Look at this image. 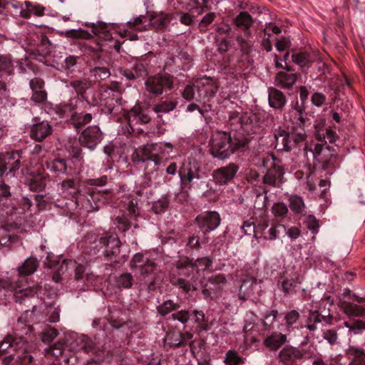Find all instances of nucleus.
Listing matches in <instances>:
<instances>
[{"instance_id":"obj_1","label":"nucleus","mask_w":365,"mask_h":365,"mask_svg":"<svg viewBox=\"0 0 365 365\" xmlns=\"http://www.w3.org/2000/svg\"><path fill=\"white\" fill-rule=\"evenodd\" d=\"M24 315H21L18 319L14 336L9 335L0 343V356L6 354L9 349L15 351L14 354H11L3 359V362L6 365H9L13 361L16 365L32 364L33 346L24 339V335L27 336L32 331L31 326L25 323L26 318L29 315L31 316L32 312L26 311Z\"/></svg>"},{"instance_id":"obj_2","label":"nucleus","mask_w":365,"mask_h":365,"mask_svg":"<svg viewBox=\"0 0 365 365\" xmlns=\"http://www.w3.org/2000/svg\"><path fill=\"white\" fill-rule=\"evenodd\" d=\"M248 141L245 138H232L225 132L215 133L210 141V153L216 158L225 160L237 151L242 150Z\"/></svg>"},{"instance_id":"obj_3","label":"nucleus","mask_w":365,"mask_h":365,"mask_svg":"<svg viewBox=\"0 0 365 365\" xmlns=\"http://www.w3.org/2000/svg\"><path fill=\"white\" fill-rule=\"evenodd\" d=\"M164 152L160 145L158 143L148 144L138 147L132 154L131 158L134 163H145V175L149 180H151L148 167L153 164L154 167L160 165L163 162Z\"/></svg>"},{"instance_id":"obj_4","label":"nucleus","mask_w":365,"mask_h":365,"mask_svg":"<svg viewBox=\"0 0 365 365\" xmlns=\"http://www.w3.org/2000/svg\"><path fill=\"white\" fill-rule=\"evenodd\" d=\"M262 165L268 168L263 177V182L272 187H279L284 175L279 160L269 153L263 158Z\"/></svg>"},{"instance_id":"obj_5","label":"nucleus","mask_w":365,"mask_h":365,"mask_svg":"<svg viewBox=\"0 0 365 365\" xmlns=\"http://www.w3.org/2000/svg\"><path fill=\"white\" fill-rule=\"evenodd\" d=\"M195 86L197 91V101L204 104L212 98L218 90L216 81L206 76L196 79Z\"/></svg>"},{"instance_id":"obj_6","label":"nucleus","mask_w":365,"mask_h":365,"mask_svg":"<svg viewBox=\"0 0 365 365\" xmlns=\"http://www.w3.org/2000/svg\"><path fill=\"white\" fill-rule=\"evenodd\" d=\"M173 87V81L168 76H154L148 78L145 82V90L150 94L159 96L164 90L170 89Z\"/></svg>"},{"instance_id":"obj_7","label":"nucleus","mask_w":365,"mask_h":365,"mask_svg":"<svg viewBox=\"0 0 365 365\" xmlns=\"http://www.w3.org/2000/svg\"><path fill=\"white\" fill-rule=\"evenodd\" d=\"M193 317L195 322L197 325L199 331L207 330V325L206 324L205 316L202 311L197 309L193 310H180L172 314L171 317L174 320H178L182 324L187 322L189 319Z\"/></svg>"},{"instance_id":"obj_8","label":"nucleus","mask_w":365,"mask_h":365,"mask_svg":"<svg viewBox=\"0 0 365 365\" xmlns=\"http://www.w3.org/2000/svg\"><path fill=\"white\" fill-rule=\"evenodd\" d=\"M211 264L212 261L207 257L197 259L195 263L185 259L178 262L177 269L180 274L190 276V272H193L195 269L205 270L209 269Z\"/></svg>"},{"instance_id":"obj_9","label":"nucleus","mask_w":365,"mask_h":365,"mask_svg":"<svg viewBox=\"0 0 365 365\" xmlns=\"http://www.w3.org/2000/svg\"><path fill=\"white\" fill-rule=\"evenodd\" d=\"M21 152L13 151L0 155V173L3 175L6 173H11L20 168Z\"/></svg>"},{"instance_id":"obj_10","label":"nucleus","mask_w":365,"mask_h":365,"mask_svg":"<svg viewBox=\"0 0 365 365\" xmlns=\"http://www.w3.org/2000/svg\"><path fill=\"white\" fill-rule=\"evenodd\" d=\"M239 168L237 164L230 163L226 166L215 170L212 173L214 181L219 185L227 184L235 177Z\"/></svg>"},{"instance_id":"obj_11","label":"nucleus","mask_w":365,"mask_h":365,"mask_svg":"<svg viewBox=\"0 0 365 365\" xmlns=\"http://www.w3.org/2000/svg\"><path fill=\"white\" fill-rule=\"evenodd\" d=\"M195 221L200 230L206 234L220 225V217L216 212H205L198 215Z\"/></svg>"},{"instance_id":"obj_12","label":"nucleus","mask_w":365,"mask_h":365,"mask_svg":"<svg viewBox=\"0 0 365 365\" xmlns=\"http://www.w3.org/2000/svg\"><path fill=\"white\" fill-rule=\"evenodd\" d=\"M103 138L102 133L97 126L85 129L79 137L80 143L90 150H93Z\"/></svg>"},{"instance_id":"obj_13","label":"nucleus","mask_w":365,"mask_h":365,"mask_svg":"<svg viewBox=\"0 0 365 365\" xmlns=\"http://www.w3.org/2000/svg\"><path fill=\"white\" fill-rule=\"evenodd\" d=\"M333 316L329 313L322 314L318 311H312L308 316L307 328L311 332H313L319 329V324L331 325L333 323Z\"/></svg>"},{"instance_id":"obj_14","label":"nucleus","mask_w":365,"mask_h":365,"mask_svg":"<svg viewBox=\"0 0 365 365\" xmlns=\"http://www.w3.org/2000/svg\"><path fill=\"white\" fill-rule=\"evenodd\" d=\"M150 120L147 111L139 106H134L128 113V121L133 132L135 130V125L147 124Z\"/></svg>"},{"instance_id":"obj_15","label":"nucleus","mask_w":365,"mask_h":365,"mask_svg":"<svg viewBox=\"0 0 365 365\" xmlns=\"http://www.w3.org/2000/svg\"><path fill=\"white\" fill-rule=\"evenodd\" d=\"M284 71H279L275 76V83L278 86L283 88L289 89L295 83L298 74L293 72V69L289 66H286Z\"/></svg>"},{"instance_id":"obj_16","label":"nucleus","mask_w":365,"mask_h":365,"mask_svg":"<svg viewBox=\"0 0 365 365\" xmlns=\"http://www.w3.org/2000/svg\"><path fill=\"white\" fill-rule=\"evenodd\" d=\"M275 148L279 151H290L294 148L290 133L281 128L274 130Z\"/></svg>"},{"instance_id":"obj_17","label":"nucleus","mask_w":365,"mask_h":365,"mask_svg":"<svg viewBox=\"0 0 365 365\" xmlns=\"http://www.w3.org/2000/svg\"><path fill=\"white\" fill-rule=\"evenodd\" d=\"M101 243L105 247V255L108 257L116 256L120 252V242L115 235H109L101 239Z\"/></svg>"},{"instance_id":"obj_18","label":"nucleus","mask_w":365,"mask_h":365,"mask_svg":"<svg viewBox=\"0 0 365 365\" xmlns=\"http://www.w3.org/2000/svg\"><path fill=\"white\" fill-rule=\"evenodd\" d=\"M51 125L47 121H41L33 124L31 128V138L36 141L41 142L52 133Z\"/></svg>"},{"instance_id":"obj_19","label":"nucleus","mask_w":365,"mask_h":365,"mask_svg":"<svg viewBox=\"0 0 365 365\" xmlns=\"http://www.w3.org/2000/svg\"><path fill=\"white\" fill-rule=\"evenodd\" d=\"M143 20L141 17L135 18L133 21L127 23V28L120 30L121 35L128 38L131 41H135L138 38L135 31H142L145 29V25L143 24Z\"/></svg>"},{"instance_id":"obj_20","label":"nucleus","mask_w":365,"mask_h":365,"mask_svg":"<svg viewBox=\"0 0 365 365\" xmlns=\"http://www.w3.org/2000/svg\"><path fill=\"white\" fill-rule=\"evenodd\" d=\"M69 347L72 351H83L85 353H88L93 350L94 344L91 339L82 334L76 336L75 338L72 337Z\"/></svg>"},{"instance_id":"obj_21","label":"nucleus","mask_w":365,"mask_h":365,"mask_svg":"<svg viewBox=\"0 0 365 365\" xmlns=\"http://www.w3.org/2000/svg\"><path fill=\"white\" fill-rule=\"evenodd\" d=\"M302 356L299 349L293 346H286L279 353V359L284 365H292L295 361L302 359Z\"/></svg>"},{"instance_id":"obj_22","label":"nucleus","mask_w":365,"mask_h":365,"mask_svg":"<svg viewBox=\"0 0 365 365\" xmlns=\"http://www.w3.org/2000/svg\"><path fill=\"white\" fill-rule=\"evenodd\" d=\"M268 100L269 106L274 109L283 108L287 103L284 93L274 87L268 88Z\"/></svg>"},{"instance_id":"obj_23","label":"nucleus","mask_w":365,"mask_h":365,"mask_svg":"<svg viewBox=\"0 0 365 365\" xmlns=\"http://www.w3.org/2000/svg\"><path fill=\"white\" fill-rule=\"evenodd\" d=\"M339 307L349 317H360L365 316V305H359L346 301H340Z\"/></svg>"},{"instance_id":"obj_24","label":"nucleus","mask_w":365,"mask_h":365,"mask_svg":"<svg viewBox=\"0 0 365 365\" xmlns=\"http://www.w3.org/2000/svg\"><path fill=\"white\" fill-rule=\"evenodd\" d=\"M287 341V335L280 332H272L264 340V345L272 351L277 350Z\"/></svg>"},{"instance_id":"obj_25","label":"nucleus","mask_w":365,"mask_h":365,"mask_svg":"<svg viewBox=\"0 0 365 365\" xmlns=\"http://www.w3.org/2000/svg\"><path fill=\"white\" fill-rule=\"evenodd\" d=\"M180 180L182 184L185 187H190L191 182L195 179H198L200 178L199 170L198 168L193 165L190 166L184 170V173L180 171L179 173Z\"/></svg>"},{"instance_id":"obj_26","label":"nucleus","mask_w":365,"mask_h":365,"mask_svg":"<svg viewBox=\"0 0 365 365\" xmlns=\"http://www.w3.org/2000/svg\"><path fill=\"white\" fill-rule=\"evenodd\" d=\"M38 267V261L35 257L26 259L24 263L18 267L17 271L20 276L31 275L34 273Z\"/></svg>"},{"instance_id":"obj_27","label":"nucleus","mask_w":365,"mask_h":365,"mask_svg":"<svg viewBox=\"0 0 365 365\" xmlns=\"http://www.w3.org/2000/svg\"><path fill=\"white\" fill-rule=\"evenodd\" d=\"M289 118L293 124L299 128L304 126L307 120V115L304 109L297 105L289 110Z\"/></svg>"},{"instance_id":"obj_28","label":"nucleus","mask_w":365,"mask_h":365,"mask_svg":"<svg viewBox=\"0 0 365 365\" xmlns=\"http://www.w3.org/2000/svg\"><path fill=\"white\" fill-rule=\"evenodd\" d=\"M171 18L167 14L159 13L151 16L150 26L156 30L165 29L170 24Z\"/></svg>"},{"instance_id":"obj_29","label":"nucleus","mask_w":365,"mask_h":365,"mask_svg":"<svg viewBox=\"0 0 365 365\" xmlns=\"http://www.w3.org/2000/svg\"><path fill=\"white\" fill-rule=\"evenodd\" d=\"M256 286V280L250 279L245 280L241 284L239 290V297L245 300L249 299L254 294V289Z\"/></svg>"},{"instance_id":"obj_30","label":"nucleus","mask_w":365,"mask_h":365,"mask_svg":"<svg viewBox=\"0 0 365 365\" xmlns=\"http://www.w3.org/2000/svg\"><path fill=\"white\" fill-rule=\"evenodd\" d=\"M347 354L351 359L349 365H365V352L356 347H350Z\"/></svg>"},{"instance_id":"obj_31","label":"nucleus","mask_w":365,"mask_h":365,"mask_svg":"<svg viewBox=\"0 0 365 365\" xmlns=\"http://www.w3.org/2000/svg\"><path fill=\"white\" fill-rule=\"evenodd\" d=\"M18 241V236L11 232L8 227L0 228V245L9 247L14 242Z\"/></svg>"},{"instance_id":"obj_32","label":"nucleus","mask_w":365,"mask_h":365,"mask_svg":"<svg viewBox=\"0 0 365 365\" xmlns=\"http://www.w3.org/2000/svg\"><path fill=\"white\" fill-rule=\"evenodd\" d=\"M177 106V102L173 101H161L154 106L153 111L159 115L163 113H167L173 110Z\"/></svg>"},{"instance_id":"obj_33","label":"nucleus","mask_w":365,"mask_h":365,"mask_svg":"<svg viewBox=\"0 0 365 365\" xmlns=\"http://www.w3.org/2000/svg\"><path fill=\"white\" fill-rule=\"evenodd\" d=\"M224 362L226 365H240L245 362L235 350L230 349L225 354Z\"/></svg>"},{"instance_id":"obj_34","label":"nucleus","mask_w":365,"mask_h":365,"mask_svg":"<svg viewBox=\"0 0 365 365\" xmlns=\"http://www.w3.org/2000/svg\"><path fill=\"white\" fill-rule=\"evenodd\" d=\"M292 62L302 68L308 66L312 62L310 55L307 52H299L292 55Z\"/></svg>"},{"instance_id":"obj_35","label":"nucleus","mask_w":365,"mask_h":365,"mask_svg":"<svg viewBox=\"0 0 365 365\" xmlns=\"http://www.w3.org/2000/svg\"><path fill=\"white\" fill-rule=\"evenodd\" d=\"M255 118V116H250L247 114L241 115L240 118L239 122L241 125L242 128L247 133L250 134L252 133L256 132V127L253 124V119Z\"/></svg>"},{"instance_id":"obj_36","label":"nucleus","mask_w":365,"mask_h":365,"mask_svg":"<svg viewBox=\"0 0 365 365\" xmlns=\"http://www.w3.org/2000/svg\"><path fill=\"white\" fill-rule=\"evenodd\" d=\"M344 326L349 329L350 334L357 335L362 334L365 331V321L356 319L351 323L344 322Z\"/></svg>"},{"instance_id":"obj_37","label":"nucleus","mask_w":365,"mask_h":365,"mask_svg":"<svg viewBox=\"0 0 365 365\" xmlns=\"http://www.w3.org/2000/svg\"><path fill=\"white\" fill-rule=\"evenodd\" d=\"M235 23L237 26L248 29L252 26L253 19L248 12L242 11L235 19Z\"/></svg>"},{"instance_id":"obj_38","label":"nucleus","mask_w":365,"mask_h":365,"mask_svg":"<svg viewBox=\"0 0 365 365\" xmlns=\"http://www.w3.org/2000/svg\"><path fill=\"white\" fill-rule=\"evenodd\" d=\"M47 168L53 173H65L67 166L64 160L55 159L47 163Z\"/></svg>"},{"instance_id":"obj_39","label":"nucleus","mask_w":365,"mask_h":365,"mask_svg":"<svg viewBox=\"0 0 365 365\" xmlns=\"http://www.w3.org/2000/svg\"><path fill=\"white\" fill-rule=\"evenodd\" d=\"M289 207L294 213L302 212L304 207V200L298 195H291L289 198Z\"/></svg>"},{"instance_id":"obj_40","label":"nucleus","mask_w":365,"mask_h":365,"mask_svg":"<svg viewBox=\"0 0 365 365\" xmlns=\"http://www.w3.org/2000/svg\"><path fill=\"white\" fill-rule=\"evenodd\" d=\"M69 86L73 88L78 94L83 95L91 86V83L86 79L73 80L70 81Z\"/></svg>"},{"instance_id":"obj_41","label":"nucleus","mask_w":365,"mask_h":365,"mask_svg":"<svg viewBox=\"0 0 365 365\" xmlns=\"http://www.w3.org/2000/svg\"><path fill=\"white\" fill-rule=\"evenodd\" d=\"M180 308V305L174 303L172 300L165 301L162 304L159 305L157 308L158 313L160 315L165 316L173 310Z\"/></svg>"},{"instance_id":"obj_42","label":"nucleus","mask_w":365,"mask_h":365,"mask_svg":"<svg viewBox=\"0 0 365 365\" xmlns=\"http://www.w3.org/2000/svg\"><path fill=\"white\" fill-rule=\"evenodd\" d=\"M226 282V277L222 274L214 275L208 280V284L213 285L217 291L221 290Z\"/></svg>"},{"instance_id":"obj_43","label":"nucleus","mask_w":365,"mask_h":365,"mask_svg":"<svg viewBox=\"0 0 365 365\" xmlns=\"http://www.w3.org/2000/svg\"><path fill=\"white\" fill-rule=\"evenodd\" d=\"M169 205V200L166 197H163L155 201L152 205V210L155 214L164 212Z\"/></svg>"},{"instance_id":"obj_44","label":"nucleus","mask_w":365,"mask_h":365,"mask_svg":"<svg viewBox=\"0 0 365 365\" xmlns=\"http://www.w3.org/2000/svg\"><path fill=\"white\" fill-rule=\"evenodd\" d=\"M165 342L170 347L182 346V339L179 333H169L165 338Z\"/></svg>"},{"instance_id":"obj_45","label":"nucleus","mask_w":365,"mask_h":365,"mask_svg":"<svg viewBox=\"0 0 365 365\" xmlns=\"http://www.w3.org/2000/svg\"><path fill=\"white\" fill-rule=\"evenodd\" d=\"M92 75L96 81H103L109 78L110 73L106 67H96L91 70Z\"/></svg>"},{"instance_id":"obj_46","label":"nucleus","mask_w":365,"mask_h":365,"mask_svg":"<svg viewBox=\"0 0 365 365\" xmlns=\"http://www.w3.org/2000/svg\"><path fill=\"white\" fill-rule=\"evenodd\" d=\"M182 96L188 101L195 100L197 101V91L195 86V83L192 85H187L185 88Z\"/></svg>"},{"instance_id":"obj_47","label":"nucleus","mask_w":365,"mask_h":365,"mask_svg":"<svg viewBox=\"0 0 365 365\" xmlns=\"http://www.w3.org/2000/svg\"><path fill=\"white\" fill-rule=\"evenodd\" d=\"M58 335L56 329L48 327L46 328L41 334V339L43 343L48 344L51 342Z\"/></svg>"},{"instance_id":"obj_48","label":"nucleus","mask_w":365,"mask_h":365,"mask_svg":"<svg viewBox=\"0 0 365 365\" xmlns=\"http://www.w3.org/2000/svg\"><path fill=\"white\" fill-rule=\"evenodd\" d=\"M272 212L276 217H284L288 212L287 205L283 202L274 203L272 207Z\"/></svg>"},{"instance_id":"obj_49","label":"nucleus","mask_w":365,"mask_h":365,"mask_svg":"<svg viewBox=\"0 0 365 365\" xmlns=\"http://www.w3.org/2000/svg\"><path fill=\"white\" fill-rule=\"evenodd\" d=\"M66 35L68 37H72L75 38L88 39L91 38V35L88 31L84 30H68L66 31Z\"/></svg>"},{"instance_id":"obj_50","label":"nucleus","mask_w":365,"mask_h":365,"mask_svg":"<svg viewBox=\"0 0 365 365\" xmlns=\"http://www.w3.org/2000/svg\"><path fill=\"white\" fill-rule=\"evenodd\" d=\"M286 231V227L280 223L276 224L269 230V239L270 240H276L282 232Z\"/></svg>"},{"instance_id":"obj_51","label":"nucleus","mask_w":365,"mask_h":365,"mask_svg":"<svg viewBox=\"0 0 365 365\" xmlns=\"http://www.w3.org/2000/svg\"><path fill=\"white\" fill-rule=\"evenodd\" d=\"M291 141L294 143V147L307 139V135L303 129L299 131L294 130L290 133Z\"/></svg>"},{"instance_id":"obj_52","label":"nucleus","mask_w":365,"mask_h":365,"mask_svg":"<svg viewBox=\"0 0 365 365\" xmlns=\"http://www.w3.org/2000/svg\"><path fill=\"white\" fill-rule=\"evenodd\" d=\"M33 294L34 291L28 289L17 291L14 293L15 301L21 304L26 298L32 296Z\"/></svg>"},{"instance_id":"obj_53","label":"nucleus","mask_w":365,"mask_h":365,"mask_svg":"<svg viewBox=\"0 0 365 365\" xmlns=\"http://www.w3.org/2000/svg\"><path fill=\"white\" fill-rule=\"evenodd\" d=\"M133 277L130 274H121L118 280V285L124 288H129L132 286Z\"/></svg>"},{"instance_id":"obj_54","label":"nucleus","mask_w":365,"mask_h":365,"mask_svg":"<svg viewBox=\"0 0 365 365\" xmlns=\"http://www.w3.org/2000/svg\"><path fill=\"white\" fill-rule=\"evenodd\" d=\"M132 71H133V76L135 79L139 77H143L146 75L147 71L145 66L142 63H136L133 66Z\"/></svg>"},{"instance_id":"obj_55","label":"nucleus","mask_w":365,"mask_h":365,"mask_svg":"<svg viewBox=\"0 0 365 365\" xmlns=\"http://www.w3.org/2000/svg\"><path fill=\"white\" fill-rule=\"evenodd\" d=\"M255 229L256 226L255 225L254 222L250 220L245 222L243 225L242 226V230H243L245 235H250L252 234H254L255 237L257 238Z\"/></svg>"},{"instance_id":"obj_56","label":"nucleus","mask_w":365,"mask_h":365,"mask_svg":"<svg viewBox=\"0 0 365 365\" xmlns=\"http://www.w3.org/2000/svg\"><path fill=\"white\" fill-rule=\"evenodd\" d=\"M12 63L7 56H0V71H6L9 74L11 73Z\"/></svg>"},{"instance_id":"obj_57","label":"nucleus","mask_w":365,"mask_h":365,"mask_svg":"<svg viewBox=\"0 0 365 365\" xmlns=\"http://www.w3.org/2000/svg\"><path fill=\"white\" fill-rule=\"evenodd\" d=\"M278 312L277 310H272L264 316L263 325L265 328L269 327L273 324L277 316Z\"/></svg>"},{"instance_id":"obj_58","label":"nucleus","mask_w":365,"mask_h":365,"mask_svg":"<svg viewBox=\"0 0 365 365\" xmlns=\"http://www.w3.org/2000/svg\"><path fill=\"white\" fill-rule=\"evenodd\" d=\"M324 143H319L315 145L314 150L312 149H309L307 148V146L304 147V151L305 152L306 155H308V153L312 154L314 158H317L318 155H319L324 148Z\"/></svg>"},{"instance_id":"obj_59","label":"nucleus","mask_w":365,"mask_h":365,"mask_svg":"<svg viewBox=\"0 0 365 365\" xmlns=\"http://www.w3.org/2000/svg\"><path fill=\"white\" fill-rule=\"evenodd\" d=\"M323 337L331 344H336L338 340V335L336 331L331 329L325 331Z\"/></svg>"},{"instance_id":"obj_60","label":"nucleus","mask_w":365,"mask_h":365,"mask_svg":"<svg viewBox=\"0 0 365 365\" xmlns=\"http://www.w3.org/2000/svg\"><path fill=\"white\" fill-rule=\"evenodd\" d=\"M115 221L119 230L122 231H125L130 227L129 220L124 216L117 217Z\"/></svg>"},{"instance_id":"obj_61","label":"nucleus","mask_w":365,"mask_h":365,"mask_svg":"<svg viewBox=\"0 0 365 365\" xmlns=\"http://www.w3.org/2000/svg\"><path fill=\"white\" fill-rule=\"evenodd\" d=\"M311 100L314 106L320 107L325 102L326 97L323 93L316 92L312 95Z\"/></svg>"},{"instance_id":"obj_62","label":"nucleus","mask_w":365,"mask_h":365,"mask_svg":"<svg viewBox=\"0 0 365 365\" xmlns=\"http://www.w3.org/2000/svg\"><path fill=\"white\" fill-rule=\"evenodd\" d=\"M299 318V314L295 310L289 312L285 316V320L288 325L295 324Z\"/></svg>"},{"instance_id":"obj_63","label":"nucleus","mask_w":365,"mask_h":365,"mask_svg":"<svg viewBox=\"0 0 365 365\" xmlns=\"http://www.w3.org/2000/svg\"><path fill=\"white\" fill-rule=\"evenodd\" d=\"M47 98V93L45 91H38L36 93H33L31 96V101L36 103H42L46 101Z\"/></svg>"},{"instance_id":"obj_64","label":"nucleus","mask_w":365,"mask_h":365,"mask_svg":"<svg viewBox=\"0 0 365 365\" xmlns=\"http://www.w3.org/2000/svg\"><path fill=\"white\" fill-rule=\"evenodd\" d=\"M176 14L179 16L180 23L184 25L189 26L193 21L192 17L188 13L178 12Z\"/></svg>"}]
</instances>
